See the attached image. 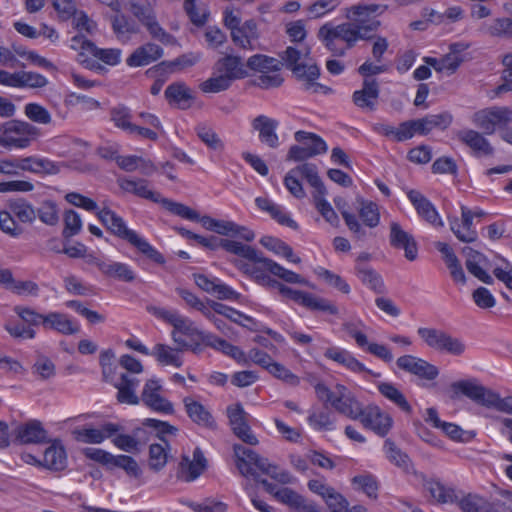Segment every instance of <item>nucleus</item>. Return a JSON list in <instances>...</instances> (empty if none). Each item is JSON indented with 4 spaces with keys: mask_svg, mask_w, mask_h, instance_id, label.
<instances>
[{
    "mask_svg": "<svg viewBox=\"0 0 512 512\" xmlns=\"http://www.w3.org/2000/svg\"><path fill=\"white\" fill-rule=\"evenodd\" d=\"M259 37L257 24L253 19L245 21L241 27L233 29L231 38L235 45L245 50H253V42Z\"/></svg>",
    "mask_w": 512,
    "mask_h": 512,
    "instance_id": "nucleus-32",
    "label": "nucleus"
},
{
    "mask_svg": "<svg viewBox=\"0 0 512 512\" xmlns=\"http://www.w3.org/2000/svg\"><path fill=\"white\" fill-rule=\"evenodd\" d=\"M358 420L365 428L372 430L380 437H385L393 426L392 417L376 404L363 407Z\"/></svg>",
    "mask_w": 512,
    "mask_h": 512,
    "instance_id": "nucleus-12",
    "label": "nucleus"
},
{
    "mask_svg": "<svg viewBox=\"0 0 512 512\" xmlns=\"http://www.w3.org/2000/svg\"><path fill=\"white\" fill-rule=\"evenodd\" d=\"M318 38L334 56H343L345 54L346 48L338 45L340 40H338V38L334 36V33H332L330 23H326L320 27L318 31Z\"/></svg>",
    "mask_w": 512,
    "mask_h": 512,
    "instance_id": "nucleus-59",
    "label": "nucleus"
},
{
    "mask_svg": "<svg viewBox=\"0 0 512 512\" xmlns=\"http://www.w3.org/2000/svg\"><path fill=\"white\" fill-rule=\"evenodd\" d=\"M461 217H462V227L465 232L461 231V225L459 219L457 217L449 218L450 229L454 233V235L464 243H471L477 240L478 235L475 229H473V212L468 209L466 206H461Z\"/></svg>",
    "mask_w": 512,
    "mask_h": 512,
    "instance_id": "nucleus-22",
    "label": "nucleus"
},
{
    "mask_svg": "<svg viewBox=\"0 0 512 512\" xmlns=\"http://www.w3.org/2000/svg\"><path fill=\"white\" fill-rule=\"evenodd\" d=\"M359 216L365 226L375 228L380 222L379 207L375 202L360 200Z\"/></svg>",
    "mask_w": 512,
    "mask_h": 512,
    "instance_id": "nucleus-55",
    "label": "nucleus"
},
{
    "mask_svg": "<svg viewBox=\"0 0 512 512\" xmlns=\"http://www.w3.org/2000/svg\"><path fill=\"white\" fill-rule=\"evenodd\" d=\"M58 207L54 201L45 200L41 203L40 207L36 210V217L46 225L54 226L59 221Z\"/></svg>",
    "mask_w": 512,
    "mask_h": 512,
    "instance_id": "nucleus-63",
    "label": "nucleus"
},
{
    "mask_svg": "<svg viewBox=\"0 0 512 512\" xmlns=\"http://www.w3.org/2000/svg\"><path fill=\"white\" fill-rule=\"evenodd\" d=\"M227 416L233 433L244 443L255 446L257 437L248 424V414L240 403L227 407Z\"/></svg>",
    "mask_w": 512,
    "mask_h": 512,
    "instance_id": "nucleus-13",
    "label": "nucleus"
},
{
    "mask_svg": "<svg viewBox=\"0 0 512 512\" xmlns=\"http://www.w3.org/2000/svg\"><path fill=\"white\" fill-rule=\"evenodd\" d=\"M164 94L170 104H175L180 109H188L194 98L191 89L183 82L170 84Z\"/></svg>",
    "mask_w": 512,
    "mask_h": 512,
    "instance_id": "nucleus-36",
    "label": "nucleus"
},
{
    "mask_svg": "<svg viewBox=\"0 0 512 512\" xmlns=\"http://www.w3.org/2000/svg\"><path fill=\"white\" fill-rule=\"evenodd\" d=\"M242 248L243 252L235 253V255L253 263V270H251L250 276L253 277L257 283H260V277L267 275L265 272H269L287 283L308 285V281L299 274L284 268L270 258L264 257L261 252L257 251L252 246L242 244Z\"/></svg>",
    "mask_w": 512,
    "mask_h": 512,
    "instance_id": "nucleus-3",
    "label": "nucleus"
},
{
    "mask_svg": "<svg viewBox=\"0 0 512 512\" xmlns=\"http://www.w3.org/2000/svg\"><path fill=\"white\" fill-rule=\"evenodd\" d=\"M384 451L391 463L405 471L409 470L411 465L409 456L399 449L391 439L385 440Z\"/></svg>",
    "mask_w": 512,
    "mask_h": 512,
    "instance_id": "nucleus-54",
    "label": "nucleus"
},
{
    "mask_svg": "<svg viewBox=\"0 0 512 512\" xmlns=\"http://www.w3.org/2000/svg\"><path fill=\"white\" fill-rule=\"evenodd\" d=\"M101 273L108 278H112L122 282H132L136 276L129 265L121 262L109 260L107 264H100Z\"/></svg>",
    "mask_w": 512,
    "mask_h": 512,
    "instance_id": "nucleus-43",
    "label": "nucleus"
},
{
    "mask_svg": "<svg viewBox=\"0 0 512 512\" xmlns=\"http://www.w3.org/2000/svg\"><path fill=\"white\" fill-rule=\"evenodd\" d=\"M331 405L336 411L352 420H358L363 408L361 403L354 396L335 397Z\"/></svg>",
    "mask_w": 512,
    "mask_h": 512,
    "instance_id": "nucleus-50",
    "label": "nucleus"
},
{
    "mask_svg": "<svg viewBox=\"0 0 512 512\" xmlns=\"http://www.w3.org/2000/svg\"><path fill=\"white\" fill-rule=\"evenodd\" d=\"M208 304L215 313L225 316L234 323L241 324L240 319H244L246 322H251L252 324H255V320L252 317L247 316L242 312L237 311L236 309L229 307L225 304L213 300H208Z\"/></svg>",
    "mask_w": 512,
    "mask_h": 512,
    "instance_id": "nucleus-57",
    "label": "nucleus"
},
{
    "mask_svg": "<svg viewBox=\"0 0 512 512\" xmlns=\"http://www.w3.org/2000/svg\"><path fill=\"white\" fill-rule=\"evenodd\" d=\"M294 137L297 142L311 140V147H304L303 145L291 146L286 158L288 161L301 162L327 152L328 147L325 141L314 133L300 130L295 133Z\"/></svg>",
    "mask_w": 512,
    "mask_h": 512,
    "instance_id": "nucleus-11",
    "label": "nucleus"
},
{
    "mask_svg": "<svg viewBox=\"0 0 512 512\" xmlns=\"http://www.w3.org/2000/svg\"><path fill=\"white\" fill-rule=\"evenodd\" d=\"M483 29L492 37L512 39V17L496 18Z\"/></svg>",
    "mask_w": 512,
    "mask_h": 512,
    "instance_id": "nucleus-53",
    "label": "nucleus"
},
{
    "mask_svg": "<svg viewBox=\"0 0 512 512\" xmlns=\"http://www.w3.org/2000/svg\"><path fill=\"white\" fill-rule=\"evenodd\" d=\"M148 311L173 326L174 330L172 333L185 335L190 338V340H194V337H198L200 340L205 342L212 339V334L199 330L195 327L193 321L189 318L181 315L176 310H168L165 308L151 306L148 307Z\"/></svg>",
    "mask_w": 512,
    "mask_h": 512,
    "instance_id": "nucleus-8",
    "label": "nucleus"
},
{
    "mask_svg": "<svg viewBox=\"0 0 512 512\" xmlns=\"http://www.w3.org/2000/svg\"><path fill=\"white\" fill-rule=\"evenodd\" d=\"M379 84L376 79L366 78L363 81L362 89L353 93L354 104L363 110L374 111L379 98Z\"/></svg>",
    "mask_w": 512,
    "mask_h": 512,
    "instance_id": "nucleus-19",
    "label": "nucleus"
},
{
    "mask_svg": "<svg viewBox=\"0 0 512 512\" xmlns=\"http://www.w3.org/2000/svg\"><path fill=\"white\" fill-rule=\"evenodd\" d=\"M279 56L283 61L282 65L291 70L298 80L303 81V88L306 91L325 94L331 92V88L316 82L320 76V69L316 64L300 62L301 52L298 49L289 46Z\"/></svg>",
    "mask_w": 512,
    "mask_h": 512,
    "instance_id": "nucleus-6",
    "label": "nucleus"
},
{
    "mask_svg": "<svg viewBox=\"0 0 512 512\" xmlns=\"http://www.w3.org/2000/svg\"><path fill=\"white\" fill-rule=\"evenodd\" d=\"M201 59V54L197 52H188L182 54L171 61H162L155 68L163 72L175 73L183 71L194 66Z\"/></svg>",
    "mask_w": 512,
    "mask_h": 512,
    "instance_id": "nucleus-42",
    "label": "nucleus"
},
{
    "mask_svg": "<svg viewBox=\"0 0 512 512\" xmlns=\"http://www.w3.org/2000/svg\"><path fill=\"white\" fill-rule=\"evenodd\" d=\"M274 497L281 503L299 511L320 512L318 506L307 501L302 495L290 488H282L274 493Z\"/></svg>",
    "mask_w": 512,
    "mask_h": 512,
    "instance_id": "nucleus-28",
    "label": "nucleus"
},
{
    "mask_svg": "<svg viewBox=\"0 0 512 512\" xmlns=\"http://www.w3.org/2000/svg\"><path fill=\"white\" fill-rule=\"evenodd\" d=\"M195 241H197L201 246L209 250L223 248L225 251L234 255L235 253L243 252L242 243L238 241L218 238L216 236L203 237L198 234L195 237Z\"/></svg>",
    "mask_w": 512,
    "mask_h": 512,
    "instance_id": "nucleus-45",
    "label": "nucleus"
},
{
    "mask_svg": "<svg viewBox=\"0 0 512 512\" xmlns=\"http://www.w3.org/2000/svg\"><path fill=\"white\" fill-rule=\"evenodd\" d=\"M293 169L294 172H297L298 175L304 177L307 182L315 189L313 195H326V188L318 175L317 167L315 164L304 163Z\"/></svg>",
    "mask_w": 512,
    "mask_h": 512,
    "instance_id": "nucleus-49",
    "label": "nucleus"
},
{
    "mask_svg": "<svg viewBox=\"0 0 512 512\" xmlns=\"http://www.w3.org/2000/svg\"><path fill=\"white\" fill-rule=\"evenodd\" d=\"M139 385V380L127 373H122L120 381L114 383L117 388V400L123 404L137 405L140 402V398L136 395L135 390Z\"/></svg>",
    "mask_w": 512,
    "mask_h": 512,
    "instance_id": "nucleus-34",
    "label": "nucleus"
},
{
    "mask_svg": "<svg viewBox=\"0 0 512 512\" xmlns=\"http://www.w3.org/2000/svg\"><path fill=\"white\" fill-rule=\"evenodd\" d=\"M278 125L277 120L265 115H259L252 121L253 129L259 132L260 141L270 148H277L279 146V138L276 133Z\"/></svg>",
    "mask_w": 512,
    "mask_h": 512,
    "instance_id": "nucleus-23",
    "label": "nucleus"
},
{
    "mask_svg": "<svg viewBox=\"0 0 512 512\" xmlns=\"http://www.w3.org/2000/svg\"><path fill=\"white\" fill-rule=\"evenodd\" d=\"M451 387L456 393H462L477 404L488 408H490V404H493L492 398H494L495 392L477 383L476 380L457 381Z\"/></svg>",
    "mask_w": 512,
    "mask_h": 512,
    "instance_id": "nucleus-15",
    "label": "nucleus"
},
{
    "mask_svg": "<svg viewBox=\"0 0 512 512\" xmlns=\"http://www.w3.org/2000/svg\"><path fill=\"white\" fill-rule=\"evenodd\" d=\"M414 121L416 123L417 134L427 135L435 128L442 130L448 128L453 121V116L445 111L439 114L427 115Z\"/></svg>",
    "mask_w": 512,
    "mask_h": 512,
    "instance_id": "nucleus-35",
    "label": "nucleus"
},
{
    "mask_svg": "<svg viewBox=\"0 0 512 512\" xmlns=\"http://www.w3.org/2000/svg\"><path fill=\"white\" fill-rule=\"evenodd\" d=\"M215 67L218 73L227 76L231 82L248 76L247 66L239 56L226 55L216 62Z\"/></svg>",
    "mask_w": 512,
    "mask_h": 512,
    "instance_id": "nucleus-27",
    "label": "nucleus"
},
{
    "mask_svg": "<svg viewBox=\"0 0 512 512\" xmlns=\"http://www.w3.org/2000/svg\"><path fill=\"white\" fill-rule=\"evenodd\" d=\"M380 394L395 404L399 409L407 414L412 413V407L407 401L405 395L390 382H380L377 385Z\"/></svg>",
    "mask_w": 512,
    "mask_h": 512,
    "instance_id": "nucleus-44",
    "label": "nucleus"
},
{
    "mask_svg": "<svg viewBox=\"0 0 512 512\" xmlns=\"http://www.w3.org/2000/svg\"><path fill=\"white\" fill-rule=\"evenodd\" d=\"M42 466L51 471H63L67 466V454L60 440H53L45 450Z\"/></svg>",
    "mask_w": 512,
    "mask_h": 512,
    "instance_id": "nucleus-29",
    "label": "nucleus"
},
{
    "mask_svg": "<svg viewBox=\"0 0 512 512\" xmlns=\"http://www.w3.org/2000/svg\"><path fill=\"white\" fill-rule=\"evenodd\" d=\"M118 184L120 188L128 193H132L138 197L148 199L155 203H160L166 210L187 220H197L198 213L190 207L164 198L160 193L152 191L148 188L147 181L144 179L131 180L127 178H119Z\"/></svg>",
    "mask_w": 512,
    "mask_h": 512,
    "instance_id": "nucleus-5",
    "label": "nucleus"
},
{
    "mask_svg": "<svg viewBox=\"0 0 512 512\" xmlns=\"http://www.w3.org/2000/svg\"><path fill=\"white\" fill-rule=\"evenodd\" d=\"M425 488L438 503H458L462 512H486L491 504L487 499L473 493L459 497L453 487L438 480L427 481Z\"/></svg>",
    "mask_w": 512,
    "mask_h": 512,
    "instance_id": "nucleus-4",
    "label": "nucleus"
},
{
    "mask_svg": "<svg viewBox=\"0 0 512 512\" xmlns=\"http://www.w3.org/2000/svg\"><path fill=\"white\" fill-rule=\"evenodd\" d=\"M389 241L392 247L403 249L405 251V257L409 261H414L417 258L418 247L414 237L404 231L397 222L390 223Z\"/></svg>",
    "mask_w": 512,
    "mask_h": 512,
    "instance_id": "nucleus-17",
    "label": "nucleus"
},
{
    "mask_svg": "<svg viewBox=\"0 0 512 512\" xmlns=\"http://www.w3.org/2000/svg\"><path fill=\"white\" fill-rule=\"evenodd\" d=\"M206 346L219 350L238 362L247 363L246 355L239 347L232 345L226 340L218 338L213 334L212 339L206 342Z\"/></svg>",
    "mask_w": 512,
    "mask_h": 512,
    "instance_id": "nucleus-51",
    "label": "nucleus"
},
{
    "mask_svg": "<svg viewBox=\"0 0 512 512\" xmlns=\"http://www.w3.org/2000/svg\"><path fill=\"white\" fill-rule=\"evenodd\" d=\"M407 197L425 221L437 227L444 226L434 205L420 191L411 189L407 192Z\"/></svg>",
    "mask_w": 512,
    "mask_h": 512,
    "instance_id": "nucleus-18",
    "label": "nucleus"
},
{
    "mask_svg": "<svg viewBox=\"0 0 512 512\" xmlns=\"http://www.w3.org/2000/svg\"><path fill=\"white\" fill-rule=\"evenodd\" d=\"M179 351V348L175 350L170 346L164 344H157L154 347L153 355H155L157 360L162 364L181 367L182 360L178 354Z\"/></svg>",
    "mask_w": 512,
    "mask_h": 512,
    "instance_id": "nucleus-56",
    "label": "nucleus"
},
{
    "mask_svg": "<svg viewBox=\"0 0 512 512\" xmlns=\"http://www.w3.org/2000/svg\"><path fill=\"white\" fill-rule=\"evenodd\" d=\"M8 209H10L15 218L22 223L31 224L36 219V210L32 204L24 199L10 201Z\"/></svg>",
    "mask_w": 512,
    "mask_h": 512,
    "instance_id": "nucleus-52",
    "label": "nucleus"
},
{
    "mask_svg": "<svg viewBox=\"0 0 512 512\" xmlns=\"http://www.w3.org/2000/svg\"><path fill=\"white\" fill-rule=\"evenodd\" d=\"M324 356L345 366L352 372H370L369 369H367L364 366V364L358 361L349 351L345 349H341L338 347H330L326 349V351L324 352Z\"/></svg>",
    "mask_w": 512,
    "mask_h": 512,
    "instance_id": "nucleus-37",
    "label": "nucleus"
},
{
    "mask_svg": "<svg viewBox=\"0 0 512 512\" xmlns=\"http://www.w3.org/2000/svg\"><path fill=\"white\" fill-rule=\"evenodd\" d=\"M162 386L157 380H148L141 393L140 400L151 410L163 413L172 414L174 412L173 404L161 396L160 391Z\"/></svg>",
    "mask_w": 512,
    "mask_h": 512,
    "instance_id": "nucleus-14",
    "label": "nucleus"
},
{
    "mask_svg": "<svg viewBox=\"0 0 512 512\" xmlns=\"http://www.w3.org/2000/svg\"><path fill=\"white\" fill-rule=\"evenodd\" d=\"M39 135V129L28 122L8 121L0 125V145L6 148H26Z\"/></svg>",
    "mask_w": 512,
    "mask_h": 512,
    "instance_id": "nucleus-7",
    "label": "nucleus"
},
{
    "mask_svg": "<svg viewBox=\"0 0 512 512\" xmlns=\"http://www.w3.org/2000/svg\"><path fill=\"white\" fill-rule=\"evenodd\" d=\"M388 9L384 4H357L347 10V17L354 22L362 32L371 34L381 26L378 16Z\"/></svg>",
    "mask_w": 512,
    "mask_h": 512,
    "instance_id": "nucleus-9",
    "label": "nucleus"
},
{
    "mask_svg": "<svg viewBox=\"0 0 512 512\" xmlns=\"http://www.w3.org/2000/svg\"><path fill=\"white\" fill-rule=\"evenodd\" d=\"M462 253L466 256L465 266L469 273L485 284H493V278L481 267L487 261L486 256L471 247H464Z\"/></svg>",
    "mask_w": 512,
    "mask_h": 512,
    "instance_id": "nucleus-26",
    "label": "nucleus"
},
{
    "mask_svg": "<svg viewBox=\"0 0 512 512\" xmlns=\"http://www.w3.org/2000/svg\"><path fill=\"white\" fill-rule=\"evenodd\" d=\"M44 327L56 330L64 335H72L79 332V326L74 323L67 315L51 312L45 315Z\"/></svg>",
    "mask_w": 512,
    "mask_h": 512,
    "instance_id": "nucleus-41",
    "label": "nucleus"
},
{
    "mask_svg": "<svg viewBox=\"0 0 512 512\" xmlns=\"http://www.w3.org/2000/svg\"><path fill=\"white\" fill-rule=\"evenodd\" d=\"M352 484L363 491L369 498L376 499L378 491V482L371 474L357 475L352 478Z\"/></svg>",
    "mask_w": 512,
    "mask_h": 512,
    "instance_id": "nucleus-64",
    "label": "nucleus"
},
{
    "mask_svg": "<svg viewBox=\"0 0 512 512\" xmlns=\"http://www.w3.org/2000/svg\"><path fill=\"white\" fill-rule=\"evenodd\" d=\"M16 440L21 444H42L49 442L47 431L38 420L20 424L15 430Z\"/></svg>",
    "mask_w": 512,
    "mask_h": 512,
    "instance_id": "nucleus-20",
    "label": "nucleus"
},
{
    "mask_svg": "<svg viewBox=\"0 0 512 512\" xmlns=\"http://www.w3.org/2000/svg\"><path fill=\"white\" fill-rule=\"evenodd\" d=\"M474 124L486 134H493L496 127H506L512 121V111L507 107H490L474 113Z\"/></svg>",
    "mask_w": 512,
    "mask_h": 512,
    "instance_id": "nucleus-10",
    "label": "nucleus"
},
{
    "mask_svg": "<svg viewBox=\"0 0 512 512\" xmlns=\"http://www.w3.org/2000/svg\"><path fill=\"white\" fill-rule=\"evenodd\" d=\"M163 49L152 42H148L138 47L126 60L130 67L146 66L163 56Z\"/></svg>",
    "mask_w": 512,
    "mask_h": 512,
    "instance_id": "nucleus-25",
    "label": "nucleus"
},
{
    "mask_svg": "<svg viewBox=\"0 0 512 512\" xmlns=\"http://www.w3.org/2000/svg\"><path fill=\"white\" fill-rule=\"evenodd\" d=\"M121 426L115 423H105L101 428H83L73 431L75 439L83 443H102L106 438L112 437L121 430Z\"/></svg>",
    "mask_w": 512,
    "mask_h": 512,
    "instance_id": "nucleus-21",
    "label": "nucleus"
},
{
    "mask_svg": "<svg viewBox=\"0 0 512 512\" xmlns=\"http://www.w3.org/2000/svg\"><path fill=\"white\" fill-rule=\"evenodd\" d=\"M111 121L114 123V125L127 133L130 132V130L133 127V123L131 122L132 114L131 110L126 107L125 105L119 104L115 107H113L110 111Z\"/></svg>",
    "mask_w": 512,
    "mask_h": 512,
    "instance_id": "nucleus-58",
    "label": "nucleus"
},
{
    "mask_svg": "<svg viewBox=\"0 0 512 512\" xmlns=\"http://www.w3.org/2000/svg\"><path fill=\"white\" fill-rule=\"evenodd\" d=\"M334 203L338 210L340 211L345 221V224L347 225L348 229L353 233L354 237L358 240L365 239L367 236V232L360 224L356 215L346 210V201L343 198L338 197L334 199Z\"/></svg>",
    "mask_w": 512,
    "mask_h": 512,
    "instance_id": "nucleus-48",
    "label": "nucleus"
},
{
    "mask_svg": "<svg viewBox=\"0 0 512 512\" xmlns=\"http://www.w3.org/2000/svg\"><path fill=\"white\" fill-rule=\"evenodd\" d=\"M330 29L332 30V33H334V36L338 38V40L346 43V49L352 48L358 40L373 39L372 34L362 32V30L359 29V27L351 20L337 26L330 24Z\"/></svg>",
    "mask_w": 512,
    "mask_h": 512,
    "instance_id": "nucleus-24",
    "label": "nucleus"
},
{
    "mask_svg": "<svg viewBox=\"0 0 512 512\" xmlns=\"http://www.w3.org/2000/svg\"><path fill=\"white\" fill-rule=\"evenodd\" d=\"M396 364L399 369L425 380H434L439 374L436 366L412 355L399 357Z\"/></svg>",
    "mask_w": 512,
    "mask_h": 512,
    "instance_id": "nucleus-16",
    "label": "nucleus"
},
{
    "mask_svg": "<svg viewBox=\"0 0 512 512\" xmlns=\"http://www.w3.org/2000/svg\"><path fill=\"white\" fill-rule=\"evenodd\" d=\"M358 277L367 285L369 288L374 290L376 293L384 292V283L381 276L371 268L359 267L357 269Z\"/></svg>",
    "mask_w": 512,
    "mask_h": 512,
    "instance_id": "nucleus-61",
    "label": "nucleus"
},
{
    "mask_svg": "<svg viewBox=\"0 0 512 512\" xmlns=\"http://www.w3.org/2000/svg\"><path fill=\"white\" fill-rule=\"evenodd\" d=\"M256 206L270 214V216L280 225L287 226L291 229H298V224L282 209L281 206L275 204L268 198L257 197L255 199Z\"/></svg>",
    "mask_w": 512,
    "mask_h": 512,
    "instance_id": "nucleus-38",
    "label": "nucleus"
},
{
    "mask_svg": "<svg viewBox=\"0 0 512 512\" xmlns=\"http://www.w3.org/2000/svg\"><path fill=\"white\" fill-rule=\"evenodd\" d=\"M18 169L35 174H57L60 171L58 165L53 161L33 156L18 159Z\"/></svg>",
    "mask_w": 512,
    "mask_h": 512,
    "instance_id": "nucleus-40",
    "label": "nucleus"
},
{
    "mask_svg": "<svg viewBox=\"0 0 512 512\" xmlns=\"http://www.w3.org/2000/svg\"><path fill=\"white\" fill-rule=\"evenodd\" d=\"M259 242L266 249L274 252L277 255H282L293 263L298 264L301 262L300 257L295 256L293 249L279 238L266 235L263 236Z\"/></svg>",
    "mask_w": 512,
    "mask_h": 512,
    "instance_id": "nucleus-47",
    "label": "nucleus"
},
{
    "mask_svg": "<svg viewBox=\"0 0 512 512\" xmlns=\"http://www.w3.org/2000/svg\"><path fill=\"white\" fill-rule=\"evenodd\" d=\"M417 333L428 347L438 351L447 332L436 328L421 327Z\"/></svg>",
    "mask_w": 512,
    "mask_h": 512,
    "instance_id": "nucleus-62",
    "label": "nucleus"
},
{
    "mask_svg": "<svg viewBox=\"0 0 512 512\" xmlns=\"http://www.w3.org/2000/svg\"><path fill=\"white\" fill-rule=\"evenodd\" d=\"M96 215L111 234L127 241L155 263H165L163 255L151 246L144 238L140 237L134 230L129 229L126 226L124 219L117 215L113 210L103 208L97 211Z\"/></svg>",
    "mask_w": 512,
    "mask_h": 512,
    "instance_id": "nucleus-1",
    "label": "nucleus"
},
{
    "mask_svg": "<svg viewBox=\"0 0 512 512\" xmlns=\"http://www.w3.org/2000/svg\"><path fill=\"white\" fill-rule=\"evenodd\" d=\"M457 138L468 147H470L476 156H491L494 148L489 141L475 130H462L457 133Z\"/></svg>",
    "mask_w": 512,
    "mask_h": 512,
    "instance_id": "nucleus-31",
    "label": "nucleus"
},
{
    "mask_svg": "<svg viewBox=\"0 0 512 512\" xmlns=\"http://www.w3.org/2000/svg\"><path fill=\"white\" fill-rule=\"evenodd\" d=\"M206 469V459L199 448L193 452V460L183 456L180 462V471L185 481L190 482L198 478Z\"/></svg>",
    "mask_w": 512,
    "mask_h": 512,
    "instance_id": "nucleus-33",
    "label": "nucleus"
},
{
    "mask_svg": "<svg viewBox=\"0 0 512 512\" xmlns=\"http://www.w3.org/2000/svg\"><path fill=\"white\" fill-rule=\"evenodd\" d=\"M246 66L252 71L259 72L261 75L270 72H279L282 62L267 55L256 54L248 58Z\"/></svg>",
    "mask_w": 512,
    "mask_h": 512,
    "instance_id": "nucleus-46",
    "label": "nucleus"
},
{
    "mask_svg": "<svg viewBox=\"0 0 512 512\" xmlns=\"http://www.w3.org/2000/svg\"><path fill=\"white\" fill-rule=\"evenodd\" d=\"M302 306L310 310L323 311L332 315L338 314V308L333 303L325 298L314 296L311 293L306 294Z\"/></svg>",
    "mask_w": 512,
    "mask_h": 512,
    "instance_id": "nucleus-60",
    "label": "nucleus"
},
{
    "mask_svg": "<svg viewBox=\"0 0 512 512\" xmlns=\"http://www.w3.org/2000/svg\"><path fill=\"white\" fill-rule=\"evenodd\" d=\"M74 41H81V48L86 50L94 57L98 58L102 62L107 65L114 66L119 63L121 50L120 49H101L98 48L93 42L90 40L84 39L82 37L75 36L73 38Z\"/></svg>",
    "mask_w": 512,
    "mask_h": 512,
    "instance_id": "nucleus-39",
    "label": "nucleus"
},
{
    "mask_svg": "<svg viewBox=\"0 0 512 512\" xmlns=\"http://www.w3.org/2000/svg\"><path fill=\"white\" fill-rule=\"evenodd\" d=\"M186 412L189 418L199 426L209 429L216 428V422L208 409L200 402L193 400L191 397L183 399Z\"/></svg>",
    "mask_w": 512,
    "mask_h": 512,
    "instance_id": "nucleus-30",
    "label": "nucleus"
},
{
    "mask_svg": "<svg viewBox=\"0 0 512 512\" xmlns=\"http://www.w3.org/2000/svg\"><path fill=\"white\" fill-rule=\"evenodd\" d=\"M96 215L111 234L127 241L155 263H165L163 255L151 246L144 238L140 237L134 230L129 229L126 226L124 219L117 215L113 210L103 208L97 211Z\"/></svg>",
    "mask_w": 512,
    "mask_h": 512,
    "instance_id": "nucleus-2",
    "label": "nucleus"
}]
</instances>
